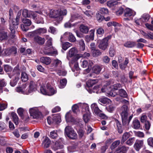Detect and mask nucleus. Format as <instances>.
Segmentation results:
<instances>
[{"label":"nucleus","mask_w":153,"mask_h":153,"mask_svg":"<svg viewBox=\"0 0 153 153\" xmlns=\"http://www.w3.org/2000/svg\"><path fill=\"white\" fill-rule=\"evenodd\" d=\"M121 87V85L118 83L113 85L112 87L110 85V82H107L104 85L103 87L101 89V91L102 92H106L108 93L110 96L114 97L116 94L113 92V90H116L118 88Z\"/></svg>","instance_id":"obj_1"},{"label":"nucleus","mask_w":153,"mask_h":153,"mask_svg":"<svg viewBox=\"0 0 153 153\" xmlns=\"http://www.w3.org/2000/svg\"><path fill=\"white\" fill-rule=\"evenodd\" d=\"M120 110V114L123 125H128L133 117V114L130 115L128 119L129 109L128 106L126 105H123Z\"/></svg>","instance_id":"obj_2"},{"label":"nucleus","mask_w":153,"mask_h":153,"mask_svg":"<svg viewBox=\"0 0 153 153\" xmlns=\"http://www.w3.org/2000/svg\"><path fill=\"white\" fill-rule=\"evenodd\" d=\"M44 53L46 55L51 56L57 55L58 52L56 49L52 46V44L48 45H45L42 50Z\"/></svg>","instance_id":"obj_3"},{"label":"nucleus","mask_w":153,"mask_h":153,"mask_svg":"<svg viewBox=\"0 0 153 153\" xmlns=\"http://www.w3.org/2000/svg\"><path fill=\"white\" fill-rule=\"evenodd\" d=\"M17 68H15L13 71L12 74L9 75L10 78H12V76L13 77V79H12L10 82V85L13 86H14L17 84L19 79L20 76V72L19 69H17Z\"/></svg>","instance_id":"obj_4"},{"label":"nucleus","mask_w":153,"mask_h":153,"mask_svg":"<svg viewBox=\"0 0 153 153\" xmlns=\"http://www.w3.org/2000/svg\"><path fill=\"white\" fill-rule=\"evenodd\" d=\"M111 36H108L102 40L99 41L98 47L100 49L105 50L108 46V41L111 38Z\"/></svg>","instance_id":"obj_5"},{"label":"nucleus","mask_w":153,"mask_h":153,"mask_svg":"<svg viewBox=\"0 0 153 153\" xmlns=\"http://www.w3.org/2000/svg\"><path fill=\"white\" fill-rule=\"evenodd\" d=\"M49 16L51 18L58 19L59 22L63 19L62 16H61L60 10H51L50 12Z\"/></svg>","instance_id":"obj_6"},{"label":"nucleus","mask_w":153,"mask_h":153,"mask_svg":"<svg viewBox=\"0 0 153 153\" xmlns=\"http://www.w3.org/2000/svg\"><path fill=\"white\" fill-rule=\"evenodd\" d=\"M63 39L65 40H68L71 42H74L75 41L76 39L73 34L70 32H66L62 36L60 39Z\"/></svg>","instance_id":"obj_7"},{"label":"nucleus","mask_w":153,"mask_h":153,"mask_svg":"<svg viewBox=\"0 0 153 153\" xmlns=\"http://www.w3.org/2000/svg\"><path fill=\"white\" fill-rule=\"evenodd\" d=\"M47 32V30L46 28L39 27L35 30L29 33L30 36H34L35 35H41L45 34Z\"/></svg>","instance_id":"obj_8"},{"label":"nucleus","mask_w":153,"mask_h":153,"mask_svg":"<svg viewBox=\"0 0 153 153\" xmlns=\"http://www.w3.org/2000/svg\"><path fill=\"white\" fill-rule=\"evenodd\" d=\"M29 112L31 116L34 119H37L40 117L42 115L41 112L36 108H30L29 110Z\"/></svg>","instance_id":"obj_9"},{"label":"nucleus","mask_w":153,"mask_h":153,"mask_svg":"<svg viewBox=\"0 0 153 153\" xmlns=\"http://www.w3.org/2000/svg\"><path fill=\"white\" fill-rule=\"evenodd\" d=\"M38 85V82L34 80L30 81L28 89V93H30L36 91Z\"/></svg>","instance_id":"obj_10"},{"label":"nucleus","mask_w":153,"mask_h":153,"mask_svg":"<svg viewBox=\"0 0 153 153\" xmlns=\"http://www.w3.org/2000/svg\"><path fill=\"white\" fill-rule=\"evenodd\" d=\"M144 144L143 140H137L134 145V147L135 150L138 151L143 147Z\"/></svg>","instance_id":"obj_11"},{"label":"nucleus","mask_w":153,"mask_h":153,"mask_svg":"<svg viewBox=\"0 0 153 153\" xmlns=\"http://www.w3.org/2000/svg\"><path fill=\"white\" fill-rule=\"evenodd\" d=\"M33 37L34 41L40 45H43L45 41V39L38 35H35L34 36H31Z\"/></svg>","instance_id":"obj_12"},{"label":"nucleus","mask_w":153,"mask_h":153,"mask_svg":"<svg viewBox=\"0 0 153 153\" xmlns=\"http://www.w3.org/2000/svg\"><path fill=\"white\" fill-rule=\"evenodd\" d=\"M4 53L7 56L15 54L16 53V48L15 47L8 48L4 50Z\"/></svg>","instance_id":"obj_13"},{"label":"nucleus","mask_w":153,"mask_h":153,"mask_svg":"<svg viewBox=\"0 0 153 153\" xmlns=\"http://www.w3.org/2000/svg\"><path fill=\"white\" fill-rule=\"evenodd\" d=\"M51 143V141L48 137H44L42 140V146L44 148H47L49 147Z\"/></svg>","instance_id":"obj_14"},{"label":"nucleus","mask_w":153,"mask_h":153,"mask_svg":"<svg viewBox=\"0 0 153 153\" xmlns=\"http://www.w3.org/2000/svg\"><path fill=\"white\" fill-rule=\"evenodd\" d=\"M79 55H77L75 58V61H72L71 63H69V65L71 68L74 67V69L76 71L79 70V65L77 60L79 59V57H78Z\"/></svg>","instance_id":"obj_15"},{"label":"nucleus","mask_w":153,"mask_h":153,"mask_svg":"<svg viewBox=\"0 0 153 153\" xmlns=\"http://www.w3.org/2000/svg\"><path fill=\"white\" fill-rule=\"evenodd\" d=\"M124 16L126 17L134 16L136 14V13L129 8H126L124 10Z\"/></svg>","instance_id":"obj_16"},{"label":"nucleus","mask_w":153,"mask_h":153,"mask_svg":"<svg viewBox=\"0 0 153 153\" xmlns=\"http://www.w3.org/2000/svg\"><path fill=\"white\" fill-rule=\"evenodd\" d=\"M40 61L42 63L46 65L49 64L51 62V58L48 57H42L40 58Z\"/></svg>","instance_id":"obj_17"},{"label":"nucleus","mask_w":153,"mask_h":153,"mask_svg":"<svg viewBox=\"0 0 153 153\" xmlns=\"http://www.w3.org/2000/svg\"><path fill=\"white\" fill-rule=\"evenodd\" d=\"M94 31L95 30L94 29L91 30H90V35H86L85 37L86 41L88 42L90 40H94Z\"/></svg>","instance_id":"obj_18"},{"label":"nucleus","mask_w":153,"mask_h":153,"mask_svg":"<svg viewBox=\"0 0 153 153\" xmlns=\"http://www.w3.org/2000/svg\"><path fill=\"white\" fill-rule=\"evenodd\" d=\"M140 33L146 38L153 39V33L149 32L146 33L144 31L141 30L140 31Z\"/></svg>","instance_id":"obj_19"},{"label":"nucleus","mask_w":153,"mask_h":153,"mask_svg":"<svg viewBox=\"0 0 153 153\" xmlns=\"http://www.w3.org/2000/svg\"><path fill=\"white\" fill-rule=\"evenodd\" d=\"M128 149V147L123 146L121 147L118 148L115 152V153H126Z\"/></svg>","instance_id":"obj_20"},{"label":"nucleus","mask_w":153,"mask_h":153,"mask_svg":"<svg viewBox=\"0 0 153 153\" xmlns=\"http://www.w3.org/2000/svg\"><path fill=\"white\" fill-rule=\"evenodd\" d=\"M117 94L123 98H127L128 96V94L126 91L123 89H119Z\"/></svg>","instance_id":"obj_21"},{"label":"nucleus","mask_w":153,"mask_h":153,"mask_svg":"<svg viewBox=\"0 0 153 153\" xmlns=\"http://www.w3.org/2000/svg\"><path fill=\"white\" fill-rule=\"evenodd\" d=\"M130 136L129 132H126L124 133L122 136L121 141V143L123 144L125 142Z\"/></svg>","instance_id":"obj_22"},{"label":"nucleus","mask_w":153,"mask_h":153,"mask_svg":"<svg viewBox=\"0 0 153 153\" xmlns=\"http://www.w3.org/2000/svg\"><path fill=\"white\" fill-rule=\"evenodd\" d=\"M65 117L67 122H73L75 123V120L71 116L70 112H68L66 113Z\"/></svg>","instance_id":"obj_23"},{"label":"nucleus","mask_w":153,"mask_h":153,"mask_svg":"<svg viewBox=\"0 0 153 153\" xmlns=\"http://www.w3.org/2000/svg\"><path fill=\"white\" fill-rule=\"evenodd\" d=\"M11 116L15 124L17 125L19 123V119L16 114L14 112H12L11 113Z\"/></svg>","instance_id":"obj_24"},{"label":"nucleus","mask_w":153,"mask_h":153,"mask_svg":"<svg viewBox=\"0 0 153 153\" xmlns=\"http://www.w3.org/2000/svg\"><path fill=\"white\" fill-rule=\"evenodd\" d=\"M80 31L83 33L86 34L89 31V28L88 27L84 25H81L79 27Z\"/></svg>","instance_id":"obj_25"},{"label":"nucleus","mask_w":153,"mask_h":153,"mask_svg":"<svg viewBox=\"0 0 153 153\" xmlns=\"http://www.w3.org/2000/svg\"><path fill=\"white\" fill-rule=\"evenodd\" d=\"M77 53V50L75 48H73L71 49L68 52V56L70 57H72Z\"/></svg>","instance_id":"obj_26"},{"label":"nucleus","mask_w":153,"mask_h":153,"mask_svg":"<svg viewBox=\"0 0 153 153\" xmlns=\"http://www.w3.org/2000/svg\"><path fill=\"white\" fill-rule=\"evenodd\" d=\"M102 69L101 66L98 65L94 66L92 68L93 72L96 74H99L100 73Z\"/></svg>","instance_id":"obj_27"},{"label":"nucleus","mask_w":153,"mask_h":153,"mask_svg":"<svg viewBox=\"0 0 153 153\" xmlns=\"http://www.w3.org/2000/svg\"><path fill=\"white\" fill-rule=\"evenodd\" d=\"M140 122L138 120L135 119L133 121L132 126L134 128L138 129L140 128Z\"/></svg>","instance_id":"obj_28"},{"label":"nucleus","mask_w":153,"mask_h":153,"mask_svg":"<svg viewBox=\"0 0 153 153\" xmlns=\"http://www.w3.org/2000/svg\"><path fill=\"white\" fill-rule=\"evenodd\" d=\"M63 147V146L61 143L56 141L55 143L54 144L53 146V149L55 150L58 149H62Z\"/></svg>","instance_id":"obj_29"},{"label":"nucleus","mask_w":153,"mask_h":153,"mask_svg":"<svg viewBox=\"0 0 153 153\" xmlns=\"http://www.w3.org/2000/svg\"><path fill=\"white\" fill-rule=\"evenodd\" d=\"M7 33L4 31L0 32V40H3L7 39Z\"/></svg>","instance_id":"obj_30"},{"label":"nucleus","mask_w":153,"mask_h":153,"mask_svg":"<svg viewBox=\"0 0 153 153\" xmlns=\"http://www.w3.org/2000/svg\"><path fill=\"white\" fill-rule=\"evenodd\" d=\"M31 11H28L26 9H24L22 11V15L25 18L30 17V13H31Z\"/></svg>","instance_id":"obj_31"},{"label":"nucleus","mask_w":153,"mask_h":153,"mask_svg":"<svg viewBox=\"0 0 153 153\" xmlns=\"http://www.w3.org/2000/svg\"><path fill=\"white\" fill-rule=\"evenodd\" d=\"M47 88L48 90V91H49V92H50V93L48 92V94H49L48 95H52L55 94L56 93V91L51 86H47Z\"/></svg>","instance_id":"obj_32"},{"label":"nucleus","mask_w":153,"mask_h":153,"mask_svg":"<svg viewBox=\"0 0 153 153\" xmlns=\"http://www.w3.org/2000/svg\"><path fill=\"white\" fill-rule=\"evenodd\" d=\"M97 82V80L94 79H90L88 80L87 82V85L88 87H91Z\"/></svg>","instance_id":"obj_33"},{"label":"nucleus","mask_w":153,"mask_h":153,"mask_svg":"<svg viewBox=\"0 0 153 153\" xmlns=\"http://www.w3.org/2000/svg\"><path fill=\"white\" fill-rule=\"evenodd\" d=\"M92 53V55L93 57H97L100 55L102 53L98 49H95L91 51Z\"/></svg>","instance_id":"obj_34"},{"label":"nucleus","mask_w":153,"mask_h":153,"mask_svg":"<svg viewBox=\"0 0 153 153\" xmlns=\"http://www.w3.org/2000/svg\"><path fill=\"white\" fill-rule=\"evenodd\" d=\"M22 20L23 24L27 25V26H30L32 23L31 21L28 19L23 18Z\"/></svg>","instance_id":"obj_35"},{"label":"nucleus","mask_w":153,"mask_h":153,"mask_svg":"<svg viewBox=\"0 0 153 153\" xmlns=\"http://www.w3.org/2000/svg\"><path fill=\"white\" fill-rule=\"evenodd\" d=\"M67 81L66 79H64L60 80V84L59 87L60 88H63L67 84Z\"/></svg>","instance_id":"obj_36"},{"label":"nucleus","mask_w":153,"mask_h":153,"mask_svg":"<svg viewBox=\"0 0 153 153\" xmlns=\"http://www.w3.org/2000/svg\"><path fill=\"white\" fill-rule=\"evenodd\" d=\"M21 79L23 82L27 81L28 79L27 74L25 72H23L21 74Z\"/></svg>","instance_id":"obj_37"},{"label":"nucleus","mask_w":153,"mask_h":153,"mask_svg":"<svg viewBox=\"0 0 153 153\" xmlns=\"http://www.w3.org/2000/svg\"><path fill=\"white\" fill-rule=\"evenodd\" d=\"M99 102L103 104H105L107 102L108 103L111 102V101L110 100L106 97L100 98L99 100Z\"/></svg>","instance_id":"obj_38"},{"label":"nucleus","mask_w":153,"mask_h":153,"mask_svg":"<svg viewBox=\"0 0 153 153\" xmlns=\"http://www.w3.org/2000/svg\"><path fill=\"white\" fill-rule=\"evenodd\" d=\"M15 26H13L12 25L10 24V29L11 31V36L12 38H14L15 37Z\"/></svg>","instance_id":"obj_39"},{"label":"nucleus","mask_w":153,"mask_h":153,"mask_svg":"<svg viewBox=\"0 0 153 153\" xmlns=\"http://www.w3.org/2000/svg\"><path fill=\"white\" fill-rule=\"evenodd\" d=\"M40 91L43 94L45 95L49 94H48V91L46 90L45 86L44 85L41 86L40 88Z\"/></svg>","instance_id":"obj_40"},{"label":"nucleus","mask_w":153,"mask_h":153,"mask_svg":"<svg viewBox=\"0 0 153 153\" xmlns=\"http://www.w3.org/2000/svg\"><path fill=\"white\" fill-rule=\"evenodd\" d=\"M72 45L68 42H65L62 44V48L65 51L69 47L72 46Z\"/></svg>","instance_id":"obj_41"},{"label":"nucleus","mask_w":153,"mask_h":153,"mask_svg":"<svg viewBox=\"0 0 153 153\" xmlns=\"http://www.w3.org/2000/svg\"><path fill=\"white\" fill-rule=\"evenodd\" d=\"M74 131L73 129L70 126H66L65 128V133L67 136H68V134H69L70 133Z\"/></svg>","instance_id":"obj_42"},{"label":"nucleus","mask_w":153,"mask_h":153,"mask_svg":"<svg viewBox=\"0 0 153 153\" xmlns=\"http://www.w3.org/2000/svg\"><path fill=\"white\" fill-rule=\"evenodd\" d=\"M135 43L134 42H128L125 43L124 46L128 48H132L135 46Z\"/></svg>","instance_id":"obj_43"},{"label":"nucleus","mask_w":153,"mask_h":153,"mask_svg":"<svg viewBox=\"0 0 153 153\" xmlns=\"http://www.w3.org/2000/svg\"><path fill=\"white\" fill-rule=\"evenodd\" d=\"M79 108H82L85 109L86 111H88L89 107L87 104L86 103H79Z\"/></svg>","instance_id":"obj_44"},{"label":"nucleus","mask_w":153,"mask_h":153,"mask_svg":"<svg viewBox=\"0 0 153 153\" xmlns=\"http://www.w3.org/2000/svg\"><path fill=\"white\" fill-rule=\"evenodd\" d=\"M115 51L113 46H111L109 50V54L111 57H113L115 54Z\"/></svg>","instance_id":"obj_45"},{"label":"nucleus","mask_w":153,"mask_h":153,"mask_svg":"<svg viewBox=\"0 0 153 153\" xmlns=\"http://www.w3.org/2000/svg\"><path fill=\"white\" fill-rule=\"evenodd\" d=\"M67 136L72 139H74L77 138V135L76 132L74 131L70 133Z\"/></svg>","instance_id":"obj_46"},{"label":"nucleus","mask_w":153,"mask_h":153,"mask_svg":"<svg viewBox=\"0 0 153 153\" xmlns=\"http://www.w3.org/2000/svg\"><path fill=\"white\" fill-rule=\"evenodd\" d=\"M120 141L119 140L115 141L113 143L110 147L111 150L113 149L116 148L120 144Z\"/></svg>","instance_id":"obj_47"},{"label":"nucleus","mask_w":153,"mask_h":153,"mask_svg":"<svg viewBox=\"0 0 153 153\" xmlns=\"http://www.w3.org/2000/svg\"><path fill=\"white\" fill-rule=\"evenodd\" d=\"M134 137H131L129 138L126 142V144L131 146L134 143L135 141Z\"/></svg>","instance_id":"obj_48"},{"label":"nucleus","mask_w":153,"mask_h":153,"mask_svg":"<svg viewBox=\"0 0 153 153\" xmlns=\"http://www.w3.org/2000/svg\"><path fill=\"white\" fill-rule=\"evenodd\" d=\"M79 44L80 46V50L83 51L85 49V45L83 40H81L79 41Z\"/></svg>","instance_id":"obj_49"},{"label":"nucleus","mask_w":153,"mask_h":153,"mask_svg":"<svg viewBox=\"0 0 153 153\" xmlns=\"http://www.w3.org/2000/svg\"><path fill=\"white\" fill-rule=\"evenodd\" d=\"M118 3L117 1H110L107 2V5L108 7H111L115 6L116 5H117Z\"/></svg>","instance_id":"obj_50"},{"label":"nucleus","mask_w":153,"mask_h":153,"mask_svg":"<svg viewBox=\"0 0 153 153\" xmlns=\"http://www.w3.org/2000/svg\"><path fill=\"white\" fill-rule=\"evenodd\" d=\"M50 137L53 139H55L56 138L58 137L57 131L54 130L51 131L50 132Z\"/></svg>","instance_id":"obj_51"},{"label":"nucleus","mask_w":153,"mask_h":153,"mask_svg":"<svg viewBox=\"0 0 153 153\" xmlns=\"http://www.w3.org/2000/svg\"><path fill=\"white\" fill-rule=\"evenodd\" d=\"M107 25L108 27H111L112 26H120V25L116 22L112 21L108 22L107 23Z\"/></svg>","instance_id":"obj_52"},{"label":"nucleus","mask_w":153,"mask_h":153,"mask_svg":"<svg viewBox=\"0 0 153 153\" xmlns=\"http://www.w3.org/2000/svg\"><path fill=\"white\" fill-rule=\"evenodd\" d=\"M45 39H48V40L47 41L45 45H48L49 44H52V38L50 37L49 35H45Z\"/></svg>","instance_id":"obj_53"},{"label":"nucleus","mask_w":153,"mask_h":153,"mask_svg":"<svg viewBox=\"0 0 153 153\" xmlns=\"http://www.w3.org/2000/svg\"><path fill=\"white\" fill-rule=\"evenodd\" d=\"M79 107V103L74 105L72 107L73 111L75 113H76L78 111V108Z\"/></svg>","instance_id":"obj_54"},{"label":"nucleus","mask_w":153,"mask_h":153,"mask_svg":"<svg viewBox=\"0 0 153 153\" xmlns=\"http://www.w3.org/2000/svg\"><path fill=\"white\" fill-rule=\"evenodd\" d=\"M48 31L53 34H55L56 33L57 30L54 27L50 26L49 27Z\"/></svg>","instance_id":"obj_55"},{"label":"nucleus","mask_w":153,"mask_h":153,"mask_svg":"<svg viewBox=\"0 0 153 153\" xmlns=\"http://www.w3.org/2000/svg\"><path fill=\"white\" fill-rule=\"evenodd\" d=\"M115 108L114 105L113 104L109 105L106 107L107 110L110 112H112Z\"/></svg>","instance_id":"obj_56"},{"label":"nucleus","mask_w":153,"mask_h":153,"mask_svg":"<svg viewBox=\"0 0 153 153\" xmlns=\"http://www.w3.org/2000/svg\"><path fill=\"white\" fill-rule=\"evenodd\" d=\"M97 19L99 22H100L104 19V18L103 16L101 15L100 13H98L97 14Z\"/></svg>","instance_id":"obj_57"},{"label":"nucleus","mask_w":153,"mask_h":153,"mask_svg":"<svg viewBox=\"0 0 153 153\" xmlns=\"http://www.w3.org/2000/svg\"><path fill=\"white\" fill-rule=\"evenodd\" d=\"M20 14H18L17 15L15 19V23L13 22V26H17L19 25Z\"/></svg>","instance_id":"obj_58"},{"label":"nucleus","mask_w":153,"mask_h":153,"mask_svg":"<svg viewBox=\"0 0 153 153\" xmlns=\"http://www.w3.org/2000/svg\"><path fill=\"white\" fill-rule=\"evenodd\" d=\"M56 72L59 76H65L67 74V72L64 70H58Z\"/></svg>","instance_id":"obj_59"},{"label":"nucleus","mask_w":153,"mask_h":153,"mask_svg":"<svg viewBox=\"0 0 153 153\" xmlns=\"http://www.w3.org/2000/svg\"><path fill=\"white\" fill-rule=\"evenodd\" d=\"M147 143L148 145L152 147H153V138L150 137L147 139Z\"/></svg>","instance_id":"obj_60"},{"label":"nucleus","mask_w":153,"mask_h":153,"mask_svg":"<svg viewBox=\"0 0 153 153\" xmlns=\"http://www.w3.org/2000/svg\"><path fill=\"white\" fill-rule=\"evenodd\" d=\"M29 26L24 24H21V28L22 30L24 31H27L29 30Z\"/></svg>","instance_id":"obj_61"},{"label":"nucleus","mask_w":153,"mask_h":153,"mask_svg":"<svg viewBox=\"0 0 153 153\" xmlns=\"http://www.w3.org/2000/svg\"><path fill=\"white\" fill-rule=\"evenodd\" d=\"M61 61L58 59H55L53 60V65L56 67L61 65Z\"/></svg>","instance_id":"obj_62"},{"label":"nucleus","mask_w":153,"mask_h":153,"mask_svg":"<svg viewBox=\"0 0 153 153\" xmlns=\"http://www.w3.org/2000/svg\"><path fill=\"white\" fill-rule=\"evenodd\" d=\"M83 120L85 123H87L90 120V115L88 114H85L83 115Z\"/></svg>","instance_id":"obj_63"},{"label":"nucleus","mask_w":153,"mask_h":153,"mask_svg":"<svg viewBox=\"0 0 153 153\" xmlns=\"http://www.w3.org/2000/svg\"><path fill=\"white\" fill-rule=\"evenodd\" d=\"M108 13V9L105 8H101L100 10V13L102 14H107Z\"/></svg>","instance_id":"obj_64"}]
</instances>
